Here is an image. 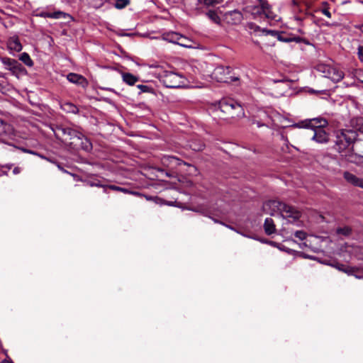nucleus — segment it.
<instances>
[{
  "label": "nucleus",
  "instance_id": "obj_1",
  "mask_svg": "<svg viewBox=\"0 0 363 363\" xmlns=\"http://www.w3.org/2000/svg\"><path fill=\"white\" fill-rule=\"evenodd\" d=\"M148 67L153 69L152 74L168 88H178L184 84L182 75L174 72L172 69L165 63H152L147 65Z\"/></svg>",
  "mask_w": 363,
  "mask_h": 363
},
{
  "label": "nucleus",
  "instance_id": "obj_2",
  "mask_svg": "<svg viewBox=\"0 0 363 363\" xmlns=\"http://www.w3.org/2000/svg\"><path fill=\"white\" fill-rule=\"evenodd\" d=\"M219 108L227 117L240 119L245 116V111L241 104L232 99H225L219 101Z\"/></svg>",
  "mask_w": 363,
  "mask_h": 363
},
{
  "label": "nucleus",
  "instance_id": "obj_3",
  "mask_svg": "<svg viewBox=\"0 0 363 363\" xmlns=\"http://www.w3.org/2000/svg\"><path fill=\"white\" fill-rule=\"evenodd\" d=\"M357 138L356 131L350 129H341L336 133L335 145L339 152H343Z\"/></svg>",
  "mask_w": 363,
  "mask_h": 363
},
{
  "label": "nucleus",
  "instance_id": "obj_4",
  "mask_svg": "<svg viewBox=\"0 0 363 363\" xmlns=\"http://www.w3.org/2000/svg\"><path fill=\"white\" fill-rule=\"evenodd\" d=\"M316 69L318 72L323 73L325 77L329 78L334 82H338L344 77V73L342 70L330 65L319 64Z\"/></svg>",
  "mask_w": 363,
  "mask_h": 363
},
{
  "label": "nucleus",
  "instance_id": "obj_5",
  "mask_svg": "<svg viewBox=\"0 0 363 363\" xmlns=\"http://www.w3.org/2000/svg\"><path fill=\"white\" fill-rule=\"evenodd\" d=\"M212 77L218 82L231 83L239 80L238 77L230 75V69L223 66L217 67L212 73Z\"/></svg>",
  "mask_w": 363,
  "mask_h": 363
},
{
  "label": "nucleus",
  "instance_id": "obj_6",
  "mask_svg": "<svg viewBox=\"0 0 363 363\" xmlns=\"http://www.w3.org/2000/svg\"><path fill=\"white\" fill-rule=\"evenodd\" d=\"M282 206H284V203L279 201L272 200L264 203L262 210L265 213L274 215L276 213L281 214Z\"/></svg>",
  "mask_w": 363,
  "mask_h": 363
},
{
  "label": "nucleus",
  "instance_id": "obj_7",
  "mask_svg": "<svg viewBox=\"0 0 363 363\" xmlns=\"http://www.w3.org/2000/svg\"><path fill=\"white\" fill-rule=\"evenodd\" d=\"M259 6L255 8V12L264 14L269 19L277 20V15L272 11L270 5L264 0H259Z\"/></svg>",
  "mask_w": 363,
  "mask_h": 363
},
{
  "label": "nucleus",
  "instance_id": "obj_8",
  "mask_svg": "<svg viewBox=\"0 0 363 363\" xmlns=\"http://www.w3.org/2000/svg\"><path fill=\"white\" fill-rule=\"evenodd\" d=\"M304 127L311 128L313 130L317 129H324L328 125V121L323 117L313 118L306 120L304 122Z\"/></svg>",
  "mask_w": 363,
  "mask_h": 363
},
{
  "label": "nucleus",
  "instance_id": "obj_9",
  "mask_svg": "<svg viewBox=\"0 0 363 363\" xmlns=\"http://www.w3.org/2000/svg\"><path fill=\"white\" fill-rule=\"evenodd\" d=\"M281 215L283 218L289 219V221H295L301 217V212L296 210L294 207L284 203L282 206Z\"/></svg>",
  "mask_w": 363,
  "mask_h": 363
},
{
  "label": "nucleus",
  "instance_id": "obj_10",
  "mask_svg": "<svg viewBox=\"0 0 363 363\" xmlns=\"http://www.w3.org/2000/svg\"><path fill=\"white\" fill-rule=\"evenodd\" d=\"M0 60L6 66V68L13 74H17L22 69L21 65L14 59L1 57Z\"/></svg>",
  "mask_w": 363,
  "mask_h": 363
},
{
  "label": "nucleus",
  "instance_id": "obj_11",
  "mask_svg": "<svg viewBox=\"0 0 363 363\" xmlns=\"http://www.w3.org/2000/svg\"><path fill=\"white\" fill-rule=\"evenodd\" d=\"M59 130L62 131L63 136L65 137L64 140L66 141L70 140V142H72L83 139L82 133L70 128H63L59 129Z\"/></svg>",
  "mask_w": 363,
  "mask_h": 363
},
{
  "label": "nucleus",
  "instance_id": "obj_12",
  "mask_svg": "<svg viewBox=\"0 0 363 363\" xmlns=\"http://www.w3.org/2000/svg\"><path fill=\"white\" fill-rule=\"evenodd\" d=\"M6 45L10 53L19 52L23 49V46L17 35L10 37L7 40Z\"/></svg>",
  "mask_w": 363,
  "mask_h": 363
},
{
  "label": "nucleus",
  "instance_id": "obj_13",
  "mask_svg": "<svg viewBox=\"0 0 363 363\" xmlns=\"http://www.w3.org/2000/svg\"><path fill=\"white\" fill-rule=\"evenodd\" d=\"M343 177L347 183L363 189V179L357 177L356 175L347 171L343 172Z\"/></svg>",
  "mask_w": 363,
  "mask_h": 363
},
{
  "label": "nucleus",
  "instance_id": "obj_14",
  "mask_svg": "<svg viewBox=\"0 0 363 363\" xmlns=\"http://www.w3.org/2000/svg\"><path fill=\"white\" fill-rule=\"evenodd\" d=\"M67 79L69 82L79 84L83 88H86L88 86V81L82 75L76 73H69L67 74Z\"/></svg>",
  "mask_w": 363,
  "mask_h": 363
},
{
  "label": "nucleus",
  "instance_id": "obj_15",
  "mask_svg": "<svg viewBox=\"0 0 363 363\" xmlns=\"http://www.w3.org/2000/svg\"><path fill=\"white\" fill-rule=\"evenodd\" d=\"M314 134L312 140L318 143H326L329 141V134L325 129H317L313 130Z\"/></svg>",
  "mask_w": 363,
  "mask_h": 363
},
{
  "label": "nucleus",
  "instance_id": "obj_16",
  "mask_svg": "<svg viewBox=\"0 0 363 363\" xmlns=\"http://www.w3.org/2000/svg\"><path fill=\"white\" fill-rule=\"evenodd\" d=\"M70 145L74 147H81L82 149L89 151L91 149V143L90 141L83 135V139H80L77 141H72L69 143Z\"/></svg>",
  "mask_w": 363,
  "mask_h": 363
},
{
  "label": "nucleus",
  "instance_id": "obj_17",
  "mask_svg": "<svg viewBox=\"0 0 363 363\" xmlns=\"http://www.w3.org/2000/svg\"><path fill=\"white\" fill-rule=\"evenodd\" d=\"M226 20L233 24L239 23L242 19V14L240 11L234 10L225 14Z\"/></svg>",
  "mask_w": 363,
  "mask_h": 363
},
{
  "label": "nucleus",
  "instance_id": "obj_18",
  "mask_svg": "<svg viewBox=\"0 0 363 363\" xmlns=\"http://www.w3.org/2000/svg\"><path fill=\"white\" fill-rule=\"evenodd\" d=\"M220 13H221V11L219 9L209 10L206 12V15L212 22L220 25L221 22Z\"/></svg>",
  "mask_w": 363,
  "mask_h": 363
},
{
  "label": "nucleus",
  "instance_id": "obj_19",
  "mask_svg": "<svg viewBox=\"0 0 363 363\" xmlns=\"http://www.w3.org/2000/svg\"><path fill=\"white\" fill-rule=\"evenodd\" d=\"M350 125L354 129V131H359L363 133V118L357 117L352 118L350 121Z\"/></svg>",
  "mask_w": 363,
  "mask_h": 363
},
{
  "label": "nucleus",
  "instance_id": "obj_20",
  "mask_svg": "<svg viewBox=\"0 0 363 363\" xmlns=\"http://www.w3.org/2000/svg\"><path fill=\"white\" fill-rule=\"evenodd\" d=\"M123 81L128 85L133 86L139 81V78L128 72H122Z\"/></svg>",
  "mask_w": 363,
  "mask_h": 363
},
{
  "label": "nucleus",
  "instance_id": "obj_21",
  "mask_svg": "<svg viewBox=\"0 0 363 363\" xmlns=\"http://www.w3.org/2000/svg\"><path fill=\"white\" fill-rule=\"evenodd\" d=\"M264 228L266 234L271 235L276 230L275 225L272 218H267L265 219Z\"/></svg>",
  "mask_w": 363,
  "mask_h": 363
},
{
  "label": "nucleus",
  "instance_id": "obj_22",
  "mask_svg": "<svg viewBox=\"0 0 363 363\" xmlns=\"http://www.w3.org/2000/svg\"><path fill=\"white\" fill-rule=\"evenodd\" d=\"M279 40L285 43H301L303 41V39L301 37H293V38H288V35H285L283 33H281V35H279Z\"/></svg>",
  "mask_w": 363,
  "mask_h": 363
},
{
  "label": "nucleus",
  "instance_id": "obj_23",
  "mask_svg": "<svg viewBox=\"0 0 363 363\" xmlns=\"http://www.w3.org/2000/svg\"><path fill=\"white\" fill-rule=\"evenodd\" d=\"M329 265L335 267V269H338L339 271L345 272L347 274H352L353 271L352 269L346 267L345 265L340 263H333V264H329Z\"/></svg>",
  "mask_w": 363,
  "mask_h": 363
},
{
  "label": "nucleus",
  "instance_id": "obj_24",
  "mask_svg": "<svg viewBox=\"0 0 363 363\" xmlns=\"http://www.w3.org/2000/svg\"><path fill=\"white\" fill-rule=\"evenodd\" d=\"M170 36V40L174 43H177L178 45H180L182 46H186V45L183 43H181L180 42V40H186V38L184 37H183L182 35L178 34V33H172L171 35H169Z\"/></svg>",
  "mask_w": 363,
  "mask_h": 363
},
{
  "label": "nucleus",
  "instance_id": "obj_25",
  "mask_svg": "<svg viewBox=\"0 0 363 363\" xmlns=\"http://www.w3.org/2000/svg\"><path fill=\"white\" fill-rule=\"evenodd\" d=\"M19 60H21L28 67H32L33 65V62L30 58V55L26 52H23L19 57Z\"/></svg>",
  "mask_w": 363,
  "mask_h": 363
},
{
  "label": "nucleus",
  "instance_id": "obj_26",
  "mask_svg": "<svg viewBox=\"0 0 363 363\" xmlns=\"http://www.w3.org/2000/svg\"><path fill=\"white\" fill-rule=\"evenodd\" d=\"M206 7L215 6L223 3V0H198Z\"/></svg>",
  "mask_w": 363,
  "mask_h": 363
},
{
  "label": "nucleus",
  "instance_id": "obj_27",
  "mask_svg": "<svg viewBox=\"0 0 363 363\" xmlns=\"http://www.w3.org/2000/svg\"><path fill=\"white\" fill-rule=\"evenodd\" d=\"M62 108L69 113H76L77 108L72 103H65L61 105Z\"/></svg>",
  "mask_w": 363,
  "mask_h": 363
},
{
  "label": "nucleus",
  "instance_id": "obj_28",
  "mask_svg": "<svg viewBox=\"0 0 363 363\" xmlns=\"http://www.w3.org/2000/svg\"><path fill=\"white\" fill-rule=\"evenodd\" d=\"M347 160L350 162L357 163L361 159V156L357 155V154L350 153L345 155Z\"/></svg>",
  "mask_w": 363,
  "mask_h": 363
},
{
  "label": "nucleus",
  "instance_id": "obj_29",
  "mask_svg": "<svg viewBox=\"0 0 363 363\" xmlns=\"http://www.w3.org/2000/svg\"><path fill=\"white\" fill-rule=\"evenodd\" d=\"M108 187L111 190L121 191L125 194H135V195L138 194V193L132 192V191H130L129 190H128L127 189H124V188H122V187H120L118 186H115V185H110Z\"/></svg>",
  "mask_w": 363,
  "mask_h": 363
},
{
  "label": "nucleus",
  "instance_id": "obj_30",
  "mask_svg": "<svg viewBox=\"0 0 363 363\" xmlns=\"http://www.w3.org/2000/svg\"><path fill=\"white\" fill-rule=\"evenodd\" d=\"M130 4V0H117L115 4V7L118 9H122L126 7Z\"/></svg>",
  "mask_w": 363,
  "mask_h": 363
},
{
  "label": "nucleus",
  "instance_id": "obj_31",
  "mask_svg": "<svg viewBox=\"0 0 363 363\" xmlns=\"http://www.w3.org/2000/svg\"><path fill=\"white\" fill-rule=\"evenodd\" d=\"M137 87L140 89V93H153L154 90L152 87L143 85V84H139L137 86Z\"/></svg>",
  "mask_w": 363,
  "mask_h": 363
},
{
  "label": "nucleus",
  "instance_id": "obj_32",
  "mask_svg": "<svg viewBox=\"0 0 363 363\" xmlns=\"http://www.w3.org/2000/svg\"><path fill=\"white\" fill-rule=\"evenodd\" d=\"M337 234L343 235L345 236H347L350 235L351 233V228L349 227H343V228H338L336 230Z\"/></svg>",
  "mask_w": 363,
  "mask_h": 363
},
{
  "label": "nucleus",
  "instance_id": "obj_33",
  "mask_svg": "<svg viewBox=\"0 0 363 363\" xmlns=\"http://www.w3.org/2000/svg\"><path fill=\"white\" fill-rule=\"evenodd\" d=\"M51 18H61L65 17H69V15L62 11H56L51 13Z\"/></svg>",
  "mask_w": 363,
  "mask_h": 363
},
{
  "label": "nucleus",
  "instance_id": "obj_34",
  "mask_svg": "<svg viewBox=\"0 0 363 363\" xmlns=\"http://www.w3.org/2000/svg\"><path fill=\"white\" fill-rule=\"evenodd\" d=\"M263 33L269 34L274 37H276L279 40V35H281V32L273 30H263Z\"/></svg>",
  "mask_w": 363,
  "mask_h": 363
},
{
  "label": "nucleus",
  "instance_id": "obj_35",
  "mask_svg": "<svg viewBox=\"0 0 363 363\" xmlns=\"http://www.w3.org/2000/svg\"><path fill=\"white\" fill-rule=\"evenodd\" d=\"M294 235L301 240H303L306 238V233L302 230H297Z\"/></svg>",
  "mask_w": 363,
  "mask_h": 363
},
{
  "label": "nucleus",
  "instance_id": "obj_36",
  "mask_svg": "<svg viewBox=\"0 0 363 363\" xmlns=\"http://www.w3.org/2000/svg\"><path fill=\"white\" fill-rule=\"evenodd\" d=\"M345 247V251L351 255H354V252H356L357 250V247H353V246L346 245Z\"/></svg>",
  "mask_w": 363,
  "mask_h": 363
},
{
  "label": "nucleus",
  "instance_id": "obj_37",
  "mask_svg": "<svg viewBox=\"0 0 363 363\" xmlns=\"http://www.w3.org/2000/svg\"><path fill=\"white\" fill-rule=\"evenodd\" d=\"M357 50L359 58L361 61H363V46H359Z\"/></svg>",
  "mask_w": 363,
  "mask_h": 363
},
{
  "label": "nucleus",
  "instance_id": "obj_38",
  "mask_svg": "<svg viewBox=\"0 0 363 363\" xmlns=\"http://www.w3.org/2000/svg\"><path fill=\"white\" fill-rule=\"evenodd\" d=\"M191 148L194 150L200 151V150H202L203 149L204 145L203 144H201V145H199V146L196 147V145L192 144V145H191Z\"/></svg>",
  "mask_w": 363,
  "mask_h": 363
},
{
  "label": "nucleus",
  "instance_id": "obj_39",
  "mask_svg": "<svg viewBox=\"0 0 363 363\" xmlns=\"http://www.w3.org/2000/svg\"><path fill=\"white\" fill-rule=\"evenodd\" d=\"M146 199L148 201H154L155 203H159L162 199L159 197H152V196H146Z\"/></svg>",
  "mask_w": 363,
  "mask_h": 363
},
{
  "label": "nucleus",
  "instance_id": "obj_40",
  "mask_svg": "<svg viewBox=\"0 0 363 363\" xmlns=\"http://www.w3.org/2000/svg\"><path fill=\"white\" fill-rule=\"evenodd\" d=\"M322 13L328 18H331V13L328 10V8H324L322 9Z\"/></svg>",
  "mask_w": 363,
  "mask_h": 363
},
{
  "label": "nucleus",
  "instance_id": "obj_41",
  "mask_svg": "<svg viewBox=\"0 0 363 363\" xmlns=\"http://www.w3.org/2000/svg\"><path fill=\"white\" fill-rule=\"evenodd\" d=\"M52 13H48V12H43L40 14V16L42 17H45V18H51V14Z\"/></svg>",
  "mask_w": 363,
  "mask_h": 363
},
{
  "label": "nucleus",
  "instance_id": "obj_42",
  "mask_svg": "<svg viewBox=\"0 0 363 363\" xmlns=\"http://www.w3.org/2000/svg\"><path fill=\"white\" fill-rule=\"evenodd\" d=\"M252 123L255 124L258 128H260V127H262L264 125V123H261L260 121H256V120H253Z\"/></svg>",
  "mask_w": 363,
  "mask_h": 363
},
{
  "label": "nucleus",
  "instance_id": "obj_43",
  "mask_svg": "<svg viewBox=\"0 0 363 363\" xmlns=\"http://www.w3.org/2000/svg\"><path fill=\"white\" fill-rule=\"evenodd\" d=\"M159 203L160 204H167L168 206H174V202H173V201L164 202L162 199V201H160Z\"/></svg>",
  "mask_w": 363,
  "mask_h": 363
},
{
  "label": "nucleus",
  "instance_id": "obj_44",
  "mask_svg": "<svg viewBox=\"0 0 363 363\" xmlns=\"http://www.w3.org/2000/svg\"><path fill=\"white\" fill-rule=\"evenodd\" d=\"M20 172H21V168H20V167H15V168L13 169V173L14 174H19Z\"/></svg>",
  "mask_w": 363,
  "mask_h": 363
},
{
  "label": "nucleus",
  "instance_id": "obj_45",
  "mask_svg": "<svg viewBox=\"0 0 363 363\" xmlns=\"http://www.w3.org/2000/svg\"><path fill=\"white\" fill-rule=\"evenodd\" d=\"M167 160H171V162H177L179 161V160H178V159H177V158H176V157H169L167 158Z\"/></svg>",
  "mask_w": 363,
  "mask_h": 363
},
{
  "label": "nucleus",
  "instance_id": "obj_46",
  "mask_svg": "<svg viewBox=\"0 0 363 363\" xmlns=\"http://www.w3.org/2000/svg\"><path fill=\"white\" fill-rule=\"evenodd\" d=\"M57 167L59 168V169H60L61 171L64 172H67L66 170H65L59 164H57Z\"/></svg>",
  "mask_w": 363,
  "mask_h": 363
},
{
  "label": "nucleus",
  "instance_id": "obj_47",
  "mask_svg": "<svg viewBox=\"0 0 363 363\" xmlns=\"http://www.w3.org/2000/svg\"><path fill=\"white\" fill-rule=\"evenodd\" d=\"M288 35V38H293V37H296L295 35H292V34H289V35Z\"/></svg>",
  "mask_w": 363,
  "mask_h": 363
},
{
  "label": "nucleus",
  "instance_id": "obj_48",
  "mask_svg": "<svg viewBox=\"0 0 363 363\" xmlns=\"http://www.w3.org/2000/svg\"><path fill=\"white\" fill-rule=\"evenodd\" d=\"M0 77H5V74L0 72Z\"/></svg>",
  "mask_w": 363,
  "mask_h": 363
},
{
  "label": "nucleus",
  "instance_id": "obj_49",
  "mask_svg": "<svg viewBox=\"0 0 363 363\" xmlns=\"http://www.w3.org/2000/svg\"><path fill=\"white\" fill-rule=\"evenodd\" d=\"M41 157H42V158H43V159L47 160L48 161L52 162L50 160H49V159L46 158V157H44V156H41Z\"/></svg>",
  "mask_w": 363,
  "mask_h": 363
},
{
  "label": "nucleus",
  "instance_id": "obj_50",
  "mask_svg": "<svg viewBox=\"0 0 363 363\" xmlns=\"http://www.w3.org/2000/svg\"><path fill=\"white\" fill-rule=\"evenodd\" d=\"M3 89V86L0 84V91Z\"/></svg>",
  "mask_w": 363,
  "mask_h": 363
},
{
  "label": "nucleus",
  "instance_id": "obj_51",
  "mask_svg": "<svg viewBox=\"0 0 363 363\" xmlns=\"http://www.w3.org/2000/svg\"><path fill=\"white\" fill-rule=\"evenodd\" d=\"M184 40H180V42L184 43Z\"/></svg>",
  "mask_w": 363,
  "mask_h": 363
},
{
  "label": "nucleus",
  "instance_id": "obj_52",
  "mask_svg": "<svg viewBox=\"0 0 363 363\" xmlns=\"http://www.w3.org/2000/svg\"><path fill=\"white\" fill-rule=\"evenodd\" d=\"M107 89L109 91H113V90L112 89Z\"/></svg>",
  "mask_w": 363,
  "mask_h": 363
},
{
  "label": "nucleus",
  "instance_id": "obj_53",
  "mask_svg": "<svg viewBox=\"0 0 363 363\" xmlns=\"http://www.w3.org/2000/svg\"><path fill=\"white\" fill-rule=\"evenodd\" d=\"M342 256L345 257V260H347V258L345 257V255H342Z\"/></svg>",
  "mask_w": 363,
  "mask_h": 363
},
{
  "label": "nucleus",
  "instance_id": "obj_54",
  "mask_svg": "<svg viewBox=\"0 0 363 363\" xmlns=\"http://www.w3.org/2000/svg\"><path fill=\"white\" fill-rule=\"evenodd\" d=\"M362 30H363V25L362 26Z\"/></svg>",
  "mask_w": 363,
  "mask_h": 363
},
{
  "label": "nucleus",
  "instance_id": "obj_55",
  "mask_svg": "<svg viewBox=\"0 0 363 363\" xmlns=\"http://www.w3.org/2000/svg\"><path fill=\"white\" fill-rule=\"evenodd\" d=\"M362 82L363 83V79L362 80Z\"/></svg>",
  "mask_w": 363,
  "mask_h": 363
}]
</instances>
